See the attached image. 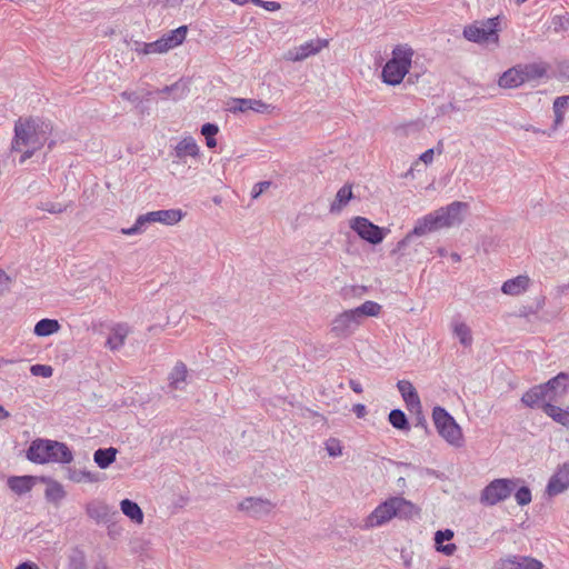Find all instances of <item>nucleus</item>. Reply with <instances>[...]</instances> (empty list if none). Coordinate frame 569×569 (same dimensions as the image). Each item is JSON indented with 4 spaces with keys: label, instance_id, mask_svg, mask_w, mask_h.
Segmentation results:
<instances>
[{
    "label": "nucleus",
    "instance_id": "f257e3e1",
    "mask_svg": "<svg viewBox=\"0 0 569 569\" xmlns=\"http://www.w3.org/2000/svg\"><path fill=\"white\" fill-rule=\"evenodd\" d=\"M51 121L41 118H19L14 122V136L11 151L21 152L19 162L24 163L40 150L52 134Z\"/></svg>",
    "mask_w": 569,
    "mask_h": 569
},
{
    "label": "nucleus",
    "instance_id": "f03ea898",
    "mask_svg": "<svg viewBox=\"0 0 569 569\" xmlns=\"http://www.w3.org/2000/svg\"><path fill=\"white\" fill-rule=\"evenodd\" d=\"M420 509L403 497H391L378 505L366 518L365 528L380 527L393 518L401 520L412 519L419 515Z\"/></svg>",
    "mask_w": 569,
    "mask_h": 569
},
{
    "label": "nucleus",
    "instance_id": "7ed1b4c3",
    "mask_svg": "<svg viewBox=\"0 0 569 569\" xmlns=\"http://www.w3.org/2000/svg\"><path fill=\"white\" fill-rule=\"evenodd\" d=\"M26 457L39 465L49 462L67 465L73 460V453L66 443L41 438L30 443Z\"/></svg>",
    "mask_w": 569,
    "mask_h": 569
},
{
    "label": "nucleus",
    "instance_id": "20e7f679",
    "mask_svg": "<svg viewBox=\"0 0 569 569\" xmlns=\"http://www.w3.org/2000/svg\"><path fill=\"white\" fill-rule=\"evenodd\" d=\"M413 50L408 44H399L392 50V57L382 69V80L387 84L396 86L401 83L409 72Z\"/></svg>",
    "mask_w": 569,
    "mask_h": 569
},
{
    "label": "nucleus",
    "instance_id": "39448f33",
    "mask_svg": "<svg viewBox=\"0 0 569 569\" xmlns=\"http://www.w3.org/2000/svg\"><path fill=\"white\" fill-rule=\"evenodd\" d=\"M432 419L438 433L448 443L457 448L463 445L461 428L445 408L439 406L435 407L432 410Z\"/></svg>",
    "mask_w": 569,
    "mask_h": 569
},
{
    "label": "nucleus",
    "instance_id": "423d86ee",
    "mask_svg": "<svg viewBox=\"0 0 569 569\" xmlns=\"http://www.w3.org/2000/svg\"><path fill=\"white\" fill-rule=\"evenodd\" d=\"M519 478H499L490 481L480 493V502L485 506H496L508 499L519 486Z\"/></svg>",
    "mask_w": 569,
    "mask_h": 569
},
{
    "label": "nucleus",
    "instance_id": "0eeeda50",
    "mask_svg": "<svg viewBox=\"0 0 569 569\" xmlns=\"http://www.w3.org/2000/svg\"><path fill=\"white\" fill-rule=\"evenodd\" d=\"M499 17L489 18L487 20L475 21L473 23L466 26L463 29V37L471 42L485 43L493 42L498 43L499 36Z\"/></svg>",
    "mask_w": 569,
    "mask_h": 569
},
{
    "label": "nucleus",
    "instance_id": "6e6552de",
    "mask_svg": "<svg viewBox=\"0 0 569 569\" xmlns=\"http://www.w3.org/2000/svg\"><path fill=\"white\" fill-rule=\"evenodd\" d=\"M350 228L363 240L371 244H379L386 237L385 229L372 223L363 217H356L350 220Z\"/></svg>",
    "mask_w": 569,
    "mask_h": 569
},
{
    "label": "nucleus",
    "instance_id": "1a4fd4ad",
    "mask_svg": "<svg viewBox=\"0 0 569 569\" xmlns=\"http://www.w3.org/2000/svg\"><path fill=\"white\" fill-rule=\"evenodd\" d=\"M468 209V203L453 201L446 207L435 210L440 229L459 226L463 221L462 212Z\"/></svg>",
    "mask_w": 569,
    "mask_h": 569
},
{
    "label": "nucleus",
    "instance_id": "9d476101",
    "mask_svg": "<svg viewBox=\"0 0 569 569\" xmlns=\"http://www.w3.org/2000/svg\"><path fill=\"white\" fill-rule=\"evenodd\" d=\"M86 512L90 519L97 523H111L119 516L118 510L113 506H109L107 502L94 499L87 503Z\"/></svg>",
    "mask_w": 569,
    "mask_h": 569
},
{
    "label": "nucleus",
    "instance_id": "9b49d317",
    "mask_svg": "<svg viewBox=\"0 0 569 569\" xmlns=\"http://www.w3.org/2000/svg\"><path fill=\"white\" fill-rule=\"evenodd\" d=\"M359 326L360 322L358 318L350 309L338 315L332 320L331 333L337 338H348L357 330Z\"/></svg>",
    "mask_w": 569,
    "mask_h": 569
},
{
    "label": "nucleus",
    "instance_id": "f8f14e48",
    "mask_svg": "<svg viewBox=\"0 0 569 569\" xmlns=\"http://www.w3.org/2000/svg\"><path fill=\"white\" fill-rule=\"evenodd\" d=\"M274 507L269 499L248 497L239 503L238 509L250 517L260 518L270 513Z\"/></svg>",
    "mask_w": 569,
    "mask_h": 569
},
{
    "label": "nucleus",
    "instance_id": "ddd939ff",
    "mask_svg": "<svg viewBox=\"0 0 569 569\" xmlns=\"http://www.w3.org/2000/svg\"><path fill=\"white\" fill-rule=\"evenodd\" d=\"M328 46V40L325 39H312L307 41L299 47L289 50L286 54V59L297 62L307 59L310 56H315L321 51V49Z\"/></svg>",
    "mask_w": 569,
    "mask_h": 569
},
{
    "label": "nucleus",
    "instance_id": "4468645a",
    "mask_svg": "<svg viewBox=\"0 0 569 569\" xmlns=\"http://www.w3.org/2000/svg\"><path fill=\"white\" fill-rule=\"evenodd\" d=\"M440 229L435 211L417 220L412 231L398 242V249H402L412 236L421 237Z\"/></svg>",
    "mask_w": 569,
    "mask_h": 569
},
{
    "label": "nucleus",
    "instance_id": "2eb2a0df",
    "mask_svg": "<svg viewBox=\"0 0 569 569\" xmlns=\"http://www.w3.org/2000/svg\"><path fill=\"white\" fill-rule=\"evenodd\" d=\"M543 389L546 390L548 402H556L561 399L569 389V375L566 372H560L556 377L548 380L543 383Z\"/></svg>",
    "mask_w": 569,
    "mask_h": 569
},
{
    "label": "nucleus",
    "instance_id": "dca6fc26",
    "mask_svg": "<svg viewBox=\"0 0 569 569\" xmlns=\"http://www.w3.org/2000/svg\"><path fill=\"white\" fill-rule=\"evenodd\" d=\"M569 488V461L559 466L547 485V493L557 496Z\"/></svg>",
    "mask_w": 569,
    "mask_h": 569
},
{
    "label": "nucleus",
    "instance_id": "f3484780",
    "mask_svg": "<svg viewBox=\"0 0 569 569\" xmlns=\"http://www.w3.org/2000/svg\"><path fill=\"white\" fill-rule=\"evenodd\" d=\"M521 402L528 408L541 407L548 402L543 383L538 385L526 391L521 397Z\"/></svg>",
    "mask_w": 569,
    "mask_h": 569
},
{
    "label": "nucleus",
    "instance_id": "a211bd4d",
    "mask_svg": "<svg viewBox=\"0 0 569 569\" xmlns=\"http://www.w3.org/2000/svg\"><path fill=\"white\" fill-rule=\"evenodd\" d=\"M525 82L536 81L547 76L549 64L546 62H532L518 64Z\"/></svg>",
    "mask_w": 569,
    "mask_h": 569
},
{
    "label": "nucleus",
    "instance_id": "6ab92c4d",
    "mask_svg": "<svg viewBox=\"0 0 569 569\" xmlns=\"http://www.w3.org/2000/svg\"><path fill=\"white\" fill-rule=\"evenodd\" d=\"M130 333V328L127 323H117L111 328V332L107 339L106 346L112 350H119Z\"/></svg>",
    "mask_w": 569,
    "mask_h": 569
},
{
    "label": "nucleus",
    "instance_id": "aec40b11",
    "mask_svg": "<svg viewBox=\"0 0 569 569\" xmlns=\"http://www.w3.org/2000/svg\"><path fill=\"white\" fill-rule=\"evenodd\" d=\"M523 83V77L518 64L505 71L498 80L499 87L505 89L518 88Z\"/></svg>",
    "mask_w": 569,
    "mask_h": 569
},
{
    "label": "nucleus",
    "instance_id": "412c9836",
    "mask_svg": "<svg viewBox=\"0 0 569 569\" xmlns=\"http://www.w3.org/2000/svg\"><path fill=\"white\" fill-rule=\"evenodd\" d=\"M530 283L528 276H517L503 282L501 291L509 296H518L527 290Z\"/></svg>",
    "mask_w": 569,
    "mask_h": 569
},
{
    "label": "nucleus",
    "instance_id": "4be33fe9",
    "mask_svg": "<svg viewBox=\"0 0 569 569\" xmlns=\"http://www.w3.org/2000/svg\"><path fill=\"white\" fill-rule=\"evenodd\" d=\"M149 218H151L152 223L160 222L163 224L172 226L182 219V212L179 209L150 211Z\"/></svg>",
    "mask_w": 569,
    "mask_h": 569
},
{
    "label": "nucleus",
    "instance_id": "5701e85b",
    "mask_svg": "<svg viewBox=\"0 0 569 569\" xmlns=\"http://www.w3.org/2000/svg\"><path fill=\"white\" fill-rule=\"evenodd\" d=\"M176 157L180 160L186 157L196 158L199 156V147L192 137H186L174 148Z\"/></svg>",
    "mask_w": 569,
    "mask_h": 569
},
{
    "label": "nucleus",
    "instance_id": "b1692460",
    "mask_svg": "<svg viewBox=\"0 0 569 569\" xmlns=\"http://www.w3.org/2000/svg\"><path fill=\"white\" fill-rule=\"evenodd\" d=\"M187 32H188L187 26H181L174 30H171L167 34L162 36L160 38V41H162L166 52L168 50L173 49L177 46L181 44L186 39Z\"/></svg>",
    "mask_w": 569,
    "mask_h": 569
},
{
    "label": "nucleus",
    "instance_id": "393cba45",
    "mask_svg": "<svg viewBox=\"0 0 569 569\" xmlns=\"http://www.w3.org/2000/svg\"><path fill=\"white\" fill-rule=\"evenodd\" d=\"M34 485L32 476H13L8 479V487L17 495L29 492Z\"/></svg>",
    "mask_w": 569,
    "mask_h": 569
},
{
    "label": "nucleus",
    "instance_id": "a878e982",
    "mask_svg": "<svg viewBox=\"0 0 569 569\" xmlns=\"http://www.w3.org/2000/svg\"><path fill=\"white\" fill-rule=\"evenodd\" d=\"M543 412L557 423L569 428V408L562 409L550 402L543 405Z\"/></svg>",
    "mask_w": 569,
    "mask_h": 569
},
{
    "label": "nucleus",
    "instance_id": "bb28decb",
    "mask_svg": "<svg viewBox=\"0 0 569 569\" xmlns=\"http://www.w3.org/2000/svg\"><path fill=\"white\" fill-rule=\"evenodd\" d=\"M188 370L183 362L179 361L173 367L169 376L170 388L174 390H182L186 385Z\"/></svg>",
    "mask_w": 569,
    "mask_h": 569
},
{
    "label": "nucleus",
    "instance_id": "cd10ccee",
    "mask_svg": "<svg viewBox=\"0 0 569 569\" xmlns=\"http://www.w3.org/2000/svg\"><path fill=\"white\" fill-rule=\"evenodd\" d=\"M122 513L136 523L143 522V512L139 505L130 499H123L120 502Z\"/></svg>",
    "mask_w": 569,
    "mask_h": 569
},
{
    "label": "nucleus",
    "instance_id": "c85d7f7f",
    "mask_svg": "<svg viewBox=\"0 0 569 569\" xmlns=\"http://www.w3.org/2000/svg\"><path fill=\"white\" fill-rule=\"evenodd\" d=\"M118 450L113 447L100 448L94 451L93 460L101 469H107L112 462H114Z\"/></svg>",
    "mask_w": 569,
    "mask_h": 569
},
{
    "label": "nucleus",
    "instance_id": "c756f323",
    "mask_svg": "<svg viewBox=\"0 0 569 569\" xmlns=\"http://www.w3.org/2000/svg\"><path fill=\"white\" fill-rule=\"evenodd\" d=\"M60 329V323L56 319H41L39 320L33 329L34 335L39 337H48L56 332H58Z\"/></svg>",
    "mask_w": 569,
    "mask_h": 569
},
{
    "label": "nucleus",
    "instance_id": "7c9ffc66",
    "mask_svg": "<svg viewBox=\"0 0 569 569\" xmlns=\"http://www.w3.org/2000/svg\"><path fill=\"white\" fill-rule=\"evenodd\" d=\"M351 310L361 323L363 317H377L381 311V306L375 301L368 300Z\"/></svg>",
    "mask_w": 569,
    "mask_h": 569
},
{
    "label": "nucleus",
    "instance_id": "2f4dec72",
    "mask_svg": "<svg viewBox=\"0 0 569 569\" xmlns=\"http://www.w3.org/2000/svg\"><path fill=\"white\" fill-rule=\"evenodd\" d=\"M352 198V189L351 186L341 187L337 194L335 201L330 206L331 212H340L341 209L349 202Z\"/></svg>",
    "mask_w": 569,
    "mask_h": 569
},
{
    "label": "nucleus",
    "instance_id": "473e14b6",
    "mask_svg": "<svg viewBox=\"0 0 569 569\" xmlns=\"http://www.w3.org/2000/svg\"><path fill=\"white\" fill-rule=\"evenodd\" d=\"M150 217V212H147L144 214H140L132 227L130 228H122L121 233L126 236H133V234H140L146 231L147 224L152 223V220Z\"/></svg>",
    "mask_w": 569,
    "mask_h": 569
},
{
    "label": "nucleus",
    "instance_id": "72a5a7b5",
    "mask_svg": "<svg viewBox=\"0 0 569 569\" xmlns=\"http://www.w3.org/2000/svg\"><path fill=\"white\" fill-rule=\"evenodd\" d=\"M453 335L459 339L460 343L465 347H469L472 343V335L470 328L460 321L452 323Z\"/></svg>",
    "mask_w": 569,
    "mask_h": 569
},
{
    "label": "nucleus",
    "instance_id": "f704fd0d",
    "mask_svg": "<svg viewBox=\"0 0 569 569\" xmlns=\"http://www.w3.org/2000/svg\"><path fill=\"white\" fill-rule=\"evenodd\" d=\"M389 422L391 426L401 431H408L410 429V425L405 412L400 409H393L389 413Z\"/></svg>",
    "mask_w": 569,
    "mask_h": 569
},
{
    "label": "nucleus",
    "instance_id": "c9c22d12",
    "mask_svg": "<svg viewBox=\"0 0 569 569\" xmlns=\"http://www.w3.org/2000/svg\"><path fill=\"white\" fill-rule=\"evenodd\" d=\"M69 479L73 482H97L99 480L98 475L88 470L69 469Z\"/></svg>",
    "mask_w": 569,
    "mask_h": 569
},
{
    "label": "nucleus",
    "instance_id": "e433bc0d",
    "mask_svg": "<svg viewBox=\"0 0 569 569\" xmlns=\"http://www.w3.org/2000/svg\"><path fill=\"white\" fill-rule=\"evenodd\" d=\"M252 103V99L234 98L230 101L228 110L233 113L247 112L251 110Z\"/></svg>",
    "mask_w": 569,
    "mask_h": 569
},
{
    "label": "nucleus",
    "instance_id": "4c0bfd02",
    "mask_svg": "<svg viewBox=\"0 0 569 569\" xmlns=\"http://www.w3.org/2000/svg\"><path fill=\"white\" fill-rule=\"evenodd\" d=\"M64 495L66 492L62 486L57 481H52L46 489V498L49 501H60L61 499L64 498Z\"/></svg>",
    "mask_w": 569,
    "mask_h": 569
},
{
    "label": "nucleus",
    "instance_id": "58836bf2",
    "mask_svg": "<svg viewBox=\"0 0 569 569\" xmlns=\"http://www.w3.org/2000/svg\"><path fill=\"white\" fill-rule=\"evenodd\" d=\"M515 499L519 506H527L531 502V490L527 486L517 487Z\"/></svg>",
    "mask_w": 569,
    "mask_h": 569
},
{
    "label": "nucleus",
    "instance_id": "ea45409f",
    "mask_svg": "<svg viewBox=\"0 0 569 569\" xmlns=\"http://www.w3.org/2000/svg\"><path fill=\"white\" fill-rule=\"evenodd\" d=\"M137 51H141L143 54L166 52V50L163 48V43H162V41H160V39H158L153 42L143 43L142 49L141 50L137 49Z\"/></svg>",
    "mask_w": 569,
    "mask_h": 569
},
{
    "label": "nucleus",
    "instance_id": "a19ab883",
    "mask_svg": "<svg viewBox=\"0 0 569 569\" xmlns=\"http://www.w3.org/2000/svg\"><path fill=\"white\" fill-rule=\"evenodd\" d=\"M406 406L409 411L415 412L417 415H421V401L418 392H415L408 398H403Z\"/></svg>",
    "mask_w": 569,
    "mask_h": 569
},
{
    "label": "nucleus",
    "instance_id": "79ce46f5",
    "mask_svg": "<svg viewBox=\"0 0 569 569\" xmlns=\"http://www.w3.org/2000/svg\"><path fill=\"white\" fill-rule=\"evenodd\" d=\"M160 92L168 94V96H170L171 93H174L172 98H173V100H178L184 96L186 90L182 84H180L179 82H176L171 86L164 87Z\"/></svg>",
    "mask_w": 569,
    "mask_h": 569
},
{
    "label": "nucleus",
    "instance_id": "37998d69",
    "mask_svg": "<svg viewBox=\"0 0 569 569\" xmlns=\"http://www.w3.org/2000/svg\"><path fill=\"white\" fill-rule=\"evenodd\" d=\"M518 569H541L542 563L532 557L520 556Z\"/></svg>",
    "mask_w": 569,
    "mask_h": 569
},
{
    "label": "nucleus",
    "instance_id": "c03bdc74",
    "mask_svg": "<svg viewBox=\"0 0 569 569\" xmlns=\"http://www.w3.org/2000/svg\"><path fill=\"white\" fill-rule=\"evenodd\" d=\"M68 569H87L84 555L78 551L77 553L71 556Z\"/></svg>",
    "mask_w": 569,
    "mask_h": 569
},
{
    "label": "nucleus",
    "instance_id": "a18cd8bd",
    "mask_svg": "<svg viewBox=\"0 0 569 569\" xmlns=\"http://www.w3.org/2000/svg\"><path fill=\"white\" fill-rule=\"evenodd\" d=\"M397 388H398L402 399L408 398L411 395H413L415 392H417L413 385L408 380H399L397 383Z\"/></svg>",
    "mask_w": 569,
    "mask_h": 569
},
{
    "label": "nucleus",
    "instance_id": "49530a36",
    "mask_svg": "<svg viewBox=\"0 0 569 569\" xmlns=\"http://www.w3.org/2000/svg\"><path fill=\"white\" fill-rule=\"evenodd\" d=\"M30 371L33 376L43 378L51 377L53 372L52 368L46 365H33L31 366Z\"/></svg>",
    "mask_w": 569,
    "mask_h": 569
},
{
    "label": "nucleus",
    "instance_id": "de8ad7c7",
    "mask_svg": "<svg viewBox=\"0 0 569 569\" xmlns=\"http://www.w3.org/2000/svg\"><path fill=\"white\" fill-rule=\"evenodd\" d=\"M517 559H520V556L512 555V556H508L506 558H501L499 560L500 568L501 569H518L520 560H517Z\"/></svg>",
    "mask_w": 569,
    "mask_h": 569
},
{
    "label": "nucleus",
    "instance_id": "09e8293b",
    "mask_svg": "<svg viewBox=\"0 0 569 569\" xmlns=\"http://www.w3.org/2000/svg\"><path fill=\"white\" fill-rule=\"evenodd\" d=\"M251 110L258 113H271L276 108L262 100L252 99Z\"/></svg>",
    "mask_w": 569,
    "mask_h": 569
},
{
    "label": "nucleus",
    "instance_id": "8fccbe9b",
    "mask_svg": "<svg viewBox=\"0 0 569 569\" xmlns=\"http://www.w3.org/2000/svg\"><path fill=\"white\" fill-rule=\"evenodd\" d=\"M326 449L330 457H339L342 453L340 442L337 439H329Z\"/></svg>",
    "mask_w": 569,
    "mask_h": 569
},
{
    "label": "nucleus",
    "instance_id": "3c124183",
    "mask_svg": "<svg viewBox=\"0 0 569 569\" xmlns=\"http://www.w3.org/2000/svg\"><path fill=\"white\" fill-rule=\"evenodd\" d=\"M545 305V297H539L537 299V305L536 307H523L521 310H520V316L521 317H528L529 315H533V313H537Z\"/></svg>",
    "mask_w": 569,
    "mask_h": 569
},
{
    "label": "nucleus",
    "instance_id": "603ef678",
    "mask_svg": "<svg viewBox=\"0 0 569 569\" xmlns=\"http://www.w3.org/2000/svg\"><path fill=\"white\" fill-rule=\"evenodd\" d=\"M453 537V531L450 529L438 530L435 535L436 546H440L445 541L451 540Z\"/></svg>",
    "mask_w": 569,
    "mask_h": 569
},
{
    "label": "nucleus",
    "instance_id": "864d4df0",
    "mask_svg": "<svg viewBox=\"0 0 569 569\" xmlns=\"http://www.w3.org/2000/svg\"><path fill=\"white\" fill-rule=\"evenodd\" d=\"M41 210H44V211H48L50 213H61L64 211V207H62L60 203H54V202H46V203H42L40 207H39Z\"/></svg>",
    "mask_w": 569,
    "mask_h": 569
},
{
    "label": "nucleus",
    "instance_id": "5fc2aeb1",
    "mask_svg": "<svg viewBox=\"0 0 569 569\" xmlns=\"http://www.w3.org/2000/svg\"><path fill=\"white\" fill-rule=\"evenodd\" d=\"M271 186L270 181H261L253 186L251 191V197L257 199L264 190H267Z\"/></svg>",
    "mask_w": 569,
    "mask_h": 569
},
{
    "label": "nucleus",
    "instance_id": "6e6d98bb",
    "mask_svg": "<svg viewBox=\"0 0 569 569\" xmlns=\"http://www.w3.org/2000/svg\"><path fill=\"white\" fill-rule=\"evenodd\" d=\"M568 99L569 98H567V96L556 98L552 106L553 111H560L565 113V109L569 106Z\"/></svg>",
    "mask_w": 569,
    "mask_h": 569
},
{
    "label": "nucleus",
    "instance_id": "4d7b16f0",
    "mask_svg": "<svg viewBox=\"0 0 569 569\" xmlns=\"http://www.w3.org/2000/svg\"><path fill=\"white\" fill-rule=\"evenodd\" d=\"M219 131V128L217 124L214 123H204L202 127H201V134H203L204 137H214Z\"/></svg>",
    "mask_w": 569,
    "mask_h": 569
},
{
    "label": "nucleus",
    "instance_id": "13d9d810",
    "mask_svg": "<svg viewBox=\"0 0 569 569\" xmlns=\"http://www.w3.org/2000/svg\"><path fill=\"white\" fill-rule=\"evenodd\" d=\"M421 129H422V124L420 122H410L402 127L405 134L419 132Z\"/></svg>",
    "mask_w": 569,
    "mask_h": 569
},
{
    "label": "nucleus",
    "instance_id": "bf43d9fd",
    "mask_svg": "<svg viewBox=\"0 0 569 569\" xmlns=\"http://www.w3.org/2000/svg\"><path fill=\"white\" fill-rule=\"evenodd\" d=\"M9 277L2 270H0V297L9 289Z\"/></svg>",
    "mask_w": 569,
    "mask_h": 569
},
{
    "label": "nucleus",
    "instance_id": "052dcab7",
    "mask_svg": "<svg viewBox=\"0 0 569 569\" xmlns=\"http://www.w3.org/2000/svg\"><path fill=\"white\" fill-rule=\"evenodd\" d=\"M437 550L442 552L446 556H451L457 550V546L455 543H448V545L441 543L440 546H437Z\"/></svg>",
    "mask_w": 569,
    "mask_h": 569
},
{
    "label": "nucleus",
    "instance_id": "680f3d73",
    "mask_svg": "<svg viewBox=\"0 0 569 569\" xmlns=\"http://www.w3.org/2000/svg\"><path fill=\"white\" fill-rule=\"evenodd\" d=\"M433 154H435V150L428 149L423 153H421L419 160L425 162L426 164H429L433 161Z\"/></svg>",
    "mask_w": 569,
    "mask_h": 569
},
{
    "label": "nucleus",
    "instance_id": "e2e57ef3",
    "mask_svg": "<svg viewBox=\"0 0 569 569\" xmlns=\"http://www.w3.org/2000/svg\"><path fill=\"white\" fill-rule=\"evenodd\" d=\"M280 3L276 1H263L262 8H264L268 11H277L280 9Z\"/></svg>",
    "mask_w": 569,
    "mask_h": 569
},
{
    "label": "nucleus",
    "instance_id": "0e129e2a",
    "mask_svg": "<svg viewBox=\"0 0 569 569\" xmlns=\"http://www.w3.org/2000/svg\"><path fill=\"white\" fill-rule=\"evenodd\" d=\"M353 412L358 418H362L367 413V409L365 405L358 403L353 406Z\"/></svg>",
    "mask_w": 569,
    "mask_h": 569
},
{
    "label": "nucleus",
    "instance_id": "69168bd1",
    "mask_svg": "<svg viewBox=\"0 0 569 569\" xmlns=\"http://www.w3.org/2000/svg\"><path fill=\"white\" fill-rule=\"evenodd\" d=\"M16 569H40L37 563L26 561L16 567Z\"/></svg>",
    "mask_w": 569,
    "mask_h": 569
},
{
    "label": "nucleus",
    "instance_id": "338daca9",
    "mask_svg": "<svg viewBox=\"0 0 569 569\" xmlns=\"http://www.w3.org/2000/svg\"><path fill=\"white\" fill-rule=\"evenodd\" d=\"M349 387L356 392V393H361L362 392V386L360 382H358L357 380H353L351 379L349 381Z\"/></svg>",
    "mask_w": 569,
    "mask_h": 569
},
{
    "label": "nucleus",
    "instance_id": "774afa93",
    "mask_svg": "<svg viewBox=\"0 0 569 569\" xmlns=\"http://www.w3.org/2000/svg\"><path fill=\"white\" fill-rule=\"evenodd\" d=\"M555 113V126H553V129H557L558 126H560L563 121V114L562 112L560 111H553Z\"/></svg>",
    "mask_w": 569,
    "mask_h": 569
}]
</instances>
